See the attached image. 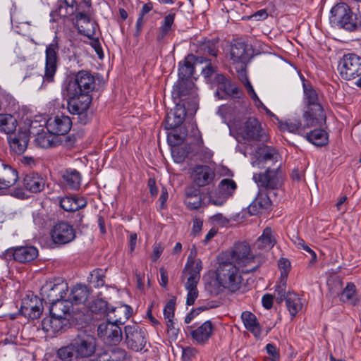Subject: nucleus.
Masks as SVG:
<instances>
[{"label": "nucleus", "mask_w": 361, "mask_h": 361, "mask_svg": "<svg viewBox=\"0 0 361 361\" xmlns=\"http://www.w3.org/2000/svg\"><path fill=\"white\" fill-rule=\"evenodd\" d=\"M87 204L86 200L81 197L67 196L60 200L61 207L66 212H72L85 207Z\"/></svg>", "instance_id": "nucleus-34"}, {"label": "nucleus", "mask_w": 361, "mask_h": 361, "mask_svg": "<svg viewBox=\"0 0 361 361\" xmlns=\"http://www.w3.org/2000/svg\"><path fill=\"white\" fill-rule=\"evenodd\" d=\"M202 63V57L196 58L192 54L188 55L185 58L183 64H180L178 80H191L190 78L194 74L195 68L200 66Z\"/></svg>", "instance_id": "nucleus-25"}, {"label": "nucleus", "mask_w": 361, "mask_h": 361, "mask_svg": "<svg viewBox=\"0 0 361 361\" xmlns=\"http://www.w3.org/2000/svg\"><path fill=\"white\" fill-rule=\"evenodd\" d=\"M175 301L173 300H170L166 305L164 309V318L166 319H173L174 317V311H175Z\"/></svg>", "instance_id": "nucleus-60"}, {"label": "nucleus", "mask_w": 361, "mask_h": 361, "mask_svg": "<svg viewBox=\"0 0 361 361\" xmlns=\"http://www.w3.org/2000/svg\"><path fill=\"white\" fill-rule=\"evenodd\" d=\"M197 353V350L194 348L187 347L183 349L182 358L183 361H190Z\"/></svg>", "instance_id": "nucleus-63"}, {"label": "nucleus", "mask_w": 361, "mask_h": 361, "mask_svg": "<svg viewBox=\"0 0 361 361\" xmlns=\"http://www.w3.org/2000/svg\"><path fill=\"white\" fill-rule=\"evenodd\" d=\"M304 123L302 124L301 122L295 121V122H286L284 123H281L280 126V128L281 130H288L290 133H295L300 130H304L307 127H305V125L306 122L303 118Z\"/></svg>", "instance_id": "nucleus-54"}, {"label": "nucleus", "mask_w": 361, "mask_h": 361, "mask_svg": "<svg viewBox=\"0 0 361 361\" xmlns=\"http://www.w3.org/2000/svg\"><path fill=\"white\" fill-rule=\"evenodd\" d=\"M57 355L62 361H72L74 357H78L72 343L67 346L59 348L57 351Z\"/></svg>", "instance_id": "nucleus-51"}, {"label": "nucleus", "mask_w": 361, "mask_h": 361, "mask_svg": "<svg viewBox=\"0 0 361 361\" xmlns=\"http://www.w3.org/2000/svg\"><path fill=\"white\" fill-rule=\"evenodd\" d=\"M234 68L238 74V77L240 80L245 85L247 82H249V80L247 77L245 68L246 64L240 63L238 65H234Z\"/></svg>", "instance_id": "nucleus-59"}, {"label": "nucleus", "mask_w": 361, "mask_h": 361, "mask_svg": "<svg viewBox=\"0 0 361 361\" xmlns=\"http://www.w3.org/2000/svg\"><path fill=\"white\" fill-rule=\"evenodd\" d=\"M17 119L11 114H0V132L11 135L16 130Z\"/></svg>", "instance_id": "nucleus-39"}, {"label": "nucleus", "mask_w": 361, "mask_h": 361, "mask_svg": "<svg viewBox=\"0 0 361 361\" xmlns=\"http://www.w3.org/2000/svg\"><path fill=\"white\" fill-rule=\"evenodd\" d=\"M111 312L113 313L114 316L111 317L109 314H108L109 321H111L113 323H116L119 325H122L130 317L132 313V308L129 305H124L120 307L112 308L110 313Z\"/></svg>", "instance_id": "nucleus-37"}, {"label": "nucleus", "mask_w": 361, "mask_h": 361, "mask_svg": "<svg viewBox=\"0 0 361 361\" xmlns=\"http://www.w3.org/2000/svg\"><path fill=\"white\" fill-rule=\"evenodd\" d=\"M239 267H237L227 260L220 263L218 268L217 281L219 284L231 292H235L240 288L242 278Z\"/></svg>", "instance_id": "nucleus-5"}, {"label": "nucleus", "mask_w": 361, "mask_h": 361, "mask_svg": "<svg viewBox=\"0 0 361 361\" xmlns=\"http://www.w3.org/2000/svg\"><path fill=\"white\" fill-rule=\"evenodd\" d=\"M104 271L102 269H96L91 273L90 281L93 283L95 287H101L104 285Z\"/></svg>", "instance_id": "nucleus-55"}, {"label": "nucleus", "mask_w": 361, "mask_h": 361, "mask_svg": "<svg viewBox=\"0 0 361 361\" xmlns=\"http://www.w3.org/2000/svg\"><path fill=\"white\" fill-rule=\"evenodd\" d=\"M241 318L245 328L251 331L255 336H259L261 334L259 323L257 322L256 316L254 314L250 312H244L241 315Z\"/></svg>", "instance_id": "nucleus-40"}, {"label": "nucleus", "mask_w": 361, "mask_h": 361, "mask_svg": "<svg viewBox=\"0 0 361 361\" xmlns=\"http://www.w3.org/2000/svg\"><path fill=\"white\" fill-rule=\"evenodd\" d=\"M305 102L307 108L303 114V118L306 124L305 127L315 126L319 121L324 120L323 108L317 91L312 86L307 87L304 85Z\"/></svg>", "instance_id": "nucleus-4"}, {"label": "nucleus", "mask_w": 361, "mask_h": 361, "mask_svg": "<svg viewBox=\"0 0 361 361\" xmlns=\"http://www.w3.org/2000/svg\"><path fill=\"white\" fill-rule=\"evenodd\" d=\"M95 80L94 76L86 71H80L75 75L74 80H70L67 90L78 92L82 94H90L94 89Z\"/></svg>", "instance_id": "nucleus-14"}, {"label": "nucleus", "mask_w": 361, "mask_h": 361, "mask_svg": "<svg viewBox=\"0 0 361 361\" xmlns=\"http://www.w3.org/2000/svg\"><path fill=\"white\" fill-rule=\"evenodd\" d=\"M185 137V133L182 135L172 132L168 133V140L174 147L180 145L183 142Z\"/></svg>", "instance_id": "nucleus-58"}, {"label": "nucleus", "mask_w": 361, "mask_h": 361, "mask_svg": "<svg viewBox=\"0 0 361 361\" xmlns=\"http://www.w3.org/2000/svg\"><path fill=\"white\" fill-rule=\"evenodd\" d=\"M231 60L233 65L246 64L252 56L251 45L243 42H238L231 46Z\"/></svg>", "instance_id": "nucleus-20"}, {"label": "nucleus", "mask_w": 361, "mask_h": 361, "mask_svg": "<svg viewBox=\"0 0 361 361\" xmlns=\"http://www.w3.org/2000/svg\"><path fill=\"white\" fill-rule=\"evenodd\" d=\"M5 258L25 263L34 260L38 256V250L34 246H20L8 249Z\"/></svg>", "instance_id": "nucleus-18"}, {"label": "nucleus", "mask_w": 361, "mask_h": 361, "mask_svg": "<svg viewBox=\"0 0 361 361\" xmlns=\"http://www.w3.org/2000/svg\"><path fill=\"white\" fill-rule=\"evenodd\" d=\"M97 356L96 361H125L127 359V353L123 348H113L98 353Z\"/></svg>", "instance_id": "nucleus-36"}, {"label": "nucleus", "mask_w": 361, "mask_h": 361, "mask_svg": "<svg viewBox=\"0 0 361 361\" xmlns=\"http://www.w3.org/2000/svg\"><path fill=\"white\" fill-rule=\"evenodd\" d=\"M18 180V171L10 166L3 164V169L0 171V190L13 186Z\"/></svg>", "instance_id": "nucleus-26"}, {"label": "nucleus", "mask_w": 361, "mask_h": 361, "mask_svg": "<svg viewBox=\"0 0 361 361\" xmlns=\"http://www.w3.org/2000/svg\"><path fill=\"white\" fill-rule=\"evenodd\" d=\"M214 326L210 321H206L201 326L190 332L192 338L198 343L204 344L212 336Z\"/></svg>", "instance_id": "nucleus-30"}, {"label": "nucleus", "mask_w": 361, "mask_h": 361, "mask_svg": "<svg viewBox=\"0 0 361 361\" xmlns=\"http://www.w3.org/2000/svg\"><path fill=\"white\" fill-rule=\"evenodd\" d=\"M203 63L200 67L202 74L207 81L214 83V78L216 73V66H214L209 60L202 57Z\"/></svg>", "instance_id": "nucleus-48"}, {"label": "nucleus", "mask_w": 361, "mask_h": 361, "mask_svg": "<svg viewBox=\"0 0 361 361\" xmlns=\"http://www.w3.org/2000/svg\"><path fill=\"white\" fill-rule=\"evenodd\" d=\"M218 39H209L201 43L199 47L200 51L204 54H208L213 56H216L218 54L217 43Z\"/></svg>", "instance_id": "nucleus-49"}, {"label": "nucleus", "mask_w": 361, "mask_h": 361, "mask_svg": "<svg viewBox=\"0 0 361 361\" xmlns=\"http://www.w3.org/2000/svg\"><path fill=\"white\" fill-rule=\"evenodd\" d=\"M68 109L71 114L78 115L79 120L82 123H86L87 111L92 102L90 94H82L78 92L67 90Z\"/></svg>", "instance_id": "nucleus-7"}, {"label": "nucleus", "mask_w": 361, "mask_h": 361, "mask_svg": "<svg viewBox=\"0 0 361 361\" xmlns=\"http://www.w3.org/2000/svg\"><path fill=\"white\" fill-rule=\"evenodd\" d=\"M338 71L341 77L345 80L361 76V56L353 53L345 54L340 60Z\"/></svg>", "instance_id": "nucleus-9"}, {"label": "nucleus", "mask_w": 361, "mask_h": 361, "mask_svg": "<svg viewBox=\"0 0 361 361\" xmlns=\"http://www.w3.org/2000/svg\"><path fill=\"white\" fill-rule=\"evenodd\" d=\"M97 334L105 343L110 345H118L123 339V332L120 325L111 321L99 324Z\"/></svg>", "instance_id": "nucleus-15"}, {"label": "nucleus", "mask_w": 361, "mask_h": 361, "mask_svg": "<svg viewBox=\"0 0 361 361\" xmlns=\"http://www.w3.org/2000/svg\"><path fill=\"white\" fill-rule=\"evenodd\" d=\"M72 122L68 116L57 115L49 118L46 123L47 131L56 135H65L71 128Z\"/></svg>", "instance_id": "nucleus-21"}, {"label": "nucleus", "mask_w": 361, "mask_h": 361, "mask_svg": "<svg viewBox=\"0 0 361 361\" xmlns=\"http://www.w3.org/2000/svg\"><path fill=\"white\" fill-rule=\"evenodd\" d=\"M35 305L33 309L30 310L26 314L29 316L32 319H37L42 314L43 310V306L42 300L37 296H34Z\"/></svg>", "instance_id": "nucleus-56"}, {"label": "nucleus", "mask_w": 361, "mask_h": 361, "mask_svg": "<svg viewBox=\"0 0 361 361\" xmlns=\"http://www.w3.org/2000/svg\"><path fill=\"white\" fill-rule=\"evenodd\" d=\"M239 134L247 141H267V136L260 122L254 117H249L239 129Z\"/></svg>", "instance_id": "nucleus-12"}, {"label": "nucleus", "mask_w": 361, "mask_h": 361, "mask_svg": "<svg viewBox=\"0 0 361 361\" xmlns=\"http://www.w3.org/2000/svg\"><path fill=\"white\" fill-rule=\"evenodd\" d=\"M54 134L48 132L38 133L35 137V142L37 146L42 148H49L55 146Z\"/></svg>", "instance_id": "nucleus-46"}, {"label": "nucleus", "mask_w": 361, "mask_h": 361, "mask_svg": "<svg viewBox=\"0 0 361 361\" xmlns=\"http://www.w3.org/2000/svg\"><path fill=\"white\" fill-rule=\"evenodd\" d=\"M68 324V318H59L51 314L50 317H45L42 321V329L47 332L52 331L56 333L62 331Z\"/></svg>", "instance_id": "nucleus-27"}, {"label": "nucleus", "mask_w": 361, "mask_h": 361, "mask_svg": "<svg viewBox=\"0 0 361 361\" xmlns=\"http://www.w3.org/2000/svg\"><path fill=\"white\" fill-rule=\"evenodd\" d=\"M271 202L269 195L259 190L256 198L249 205L248 212L251 215H256L261 211L269 209Z\"/></svg>", "instance_id": "nucleus-29"}, {"label": "nucleus", "mask_w": 361, "mask_h": 361, "mask_svg": "<svg viewBox=\"0 0 361 361\" xmlns=\"http://www.w3.org/2000/svg\"><path fill=\"white\" fill-rule=\"evenodd\" d=\"M30 140V134L26 130H18L8 137L10 149L17 154H22L26 150Z\"/></svg>", "instance_id": "nucleus-22"}, {"label": "nucleus", "mask_w": 361, "mask_h": 361, "mask_svg": "<svg viewBox=\"0 0 361 361\" xmlns=\"http://www.w3.org/2000/svg\"><path fill=\"white\" fill-rule=\"evenodd\" d=\"M275 243L271 228L267 227L262 235L255 242V246L258 249L269 250L274 245Z\"/></svg>", "instance_id": "nucleus-41"}, {"label": "nucleus", "mask_w": 361, "mask_h": 361, "mask_svg": "<svg viewBox=\"0 0 361 361\" xmlns=\"http://www.w3.org/2000/svg\"><path fill=\"white\" fill-rule=\"evenodd\" d=\"M90 294L89 289L85 285L75 286L70 293L67 300L71 304H80L86 301Z\"/></svg>", "instance_id": "nucleus-38"}, {"label": "nucleus", "mask_w": 361, "mask_h": 361, "mask_svg": "<svg viewBox=\"0 0 361 361\" xmlns=\"http://www.w3.org/2000/svg\"><path fill=\"white\" fill-rule=\"evenodd\" d=\"M291 293L290 291H286V279L285 278L281 279L279 284L276 285L275 289L274 298L277 303L282 302L284 300H287L288 294Z\"/></svg>", "instance_id": "nucleus-50"}, {"label": "nucleus", "mask_w": 361, "mask_h": 361, "mask_svg": "<svg viewBox=\"0 0 361 361\" xmlns=\"http://www.w3.org/2000/svg\"><path fill=\"white\" fill-rule=\"evenodd\" d=\"M51 307L49 312L53 317L59 318H68L73 312V305L67 299L56 300V302H50Z\"/></svg>", "instance_id": "nucleus-28"}, {"label": "nucleus", "mask_w": 361, "mask_h": 361, "mask_svg": "<svg viewBox=\"0 0 361 361\" xmlns=\"http://www.w3.org/2000/svg\"><path fill=\"white\" fill-rule=\"evenodd\" d=\"M286 305L292 317H295L302 308L301 298L295 293L288 294Z\"/></svg>", "instance_id": "nucleus-42"}, {"label": "nucleus", "mask_w": 361, "mask_h": 361, "mask_svg": "<svg viewBox=\"0 0 361 361\" xmlns=\"http://www.w3.org/2000/svg\"><path fill=\"white\" fill-rule=\"evenodd\" d=\"M50 235L53 242L59 245L68 243L75 237L73 226L65 221L56 224L51 230Z\"/></svg>", "instance_id": "nucleus-17"}, {"label": "nucleus", "mask_w": 361, "mask_h": 361, "mask_svg": "<svg viewBox=\"0 0 361 361\" xmlns=\"http://www.w3.org/2000/svg\"><path fill=\"white\" fill-rule=\"evenodd\" d=\"M62 178L68 188L77 190L80 188L82 176L75 169H67L62 173Z\"/></svg>", "instance_id": "nucleus-35"}, {"label": "nucleus", "mask_w": 361, "mask_h": 361, "mask_svg": "<svg viewBox=\"0 0 361 361\" xmlns=\"http://www.w3.org/2000/svg\"><path fill=\"white\" fill-rule=\"evenodd\" d=\"M89 310L94 314L104 317L110 314L108 302L102 298H95L89 304Z\"/></svg>", "instance_id": "nucleus-43"}, {"label": "nucleus", "mask_w": 361, "mask_h": 361, "mask_svg": "<svg viewBox=\"0 0 361 361\" xmlns=\"http://www.w3.org/2000/svg\"><path fill=\"white\" fill-rule=\"evenodd\" d=\"M23 185L25 189L30 192H39L42 191L45 185L44 179L37 173H30L25 176Z\"/></svg>", "instance_id": "nucleus-31"}, {"label": "nucleus", "mask_w": 361, "mask_h": 361, "mask_svg": "<svg viewBox=\"0 0 361 361\" xmlns=\"http://www.w3.org/2000/svg\"><path fill=\"white\" fill-rule=\"evenodd\" d=\"M195 93V87L192 80H178L173 86L172 97L173 99H176L189 94L192 95Z\"/></svg>", "instance_id": "nucleus-33"}, {"label": "nucleus", "mask_w": 361, "mask_h": 361, "mask_svg": "<svg viewBox=\"0 0 361 361\" xmlns=\"http://www.w3.org/2000/svg\"><path fill=\"white\" fill-rule=\"evenodd\" d=\"M181 124L178 123L177 118H176L171 113H168L165 119V128L166 129H175L180 126Z\"/></svg>", "instance_id": "nucleus-62"}, {"label": "nucleus", "mask_w": 361, "mask_h": 361, "mask_svg": "<svg viewBox=\"0 0 361 361\" xmlns=\"http://www.w3.org/2000/svg\"><path fill=\"white\" fill-rule=\"evenodd\" d=\"M172 154L177 162H181L187 156L188 152H186L183 147L175 146L172 150Z\"/></svg>", "instance_id": "nucleus-61"}, {"label": "nucleus", "mask_w": 361, "mask_h": 361, "mask_svg": "<svg viewBox=\"0 0 361 361\" xmlns=\"http://www.w3.org/2000/svg\"><path fill=\"white\" fill-rule=\"evenodd\" d=\"M279 166L275 169H271L270 166H263L262 169H266L264 173L254 174L253 179L257 183L260 190L262 188L266 190H274L281 186L283 179L279 174Z\"/></svg>", "instance_id": "nucleus-11"}, {"label": "nucleus", "mask_w": 361, "mask_h": 361, "mask_svg": "<svg viewBox=\"0 0 361 361\" xmlns=\"http://www.w3.org/2000/svg\"><path fill=\"white\" fill-rule=\"evenodd\" d=\"M355 290V286L352 283H348L341 293V300L344 302L355 305L354 300Z\"/></svg>", "instance_id": "nucleus-53"}, {"label": "nucleus", "mask_w": 361, "mask_h": 361, "mask_svg": "<svg viewBox=\"0 0 361 361\" xmlns=\"http://www.w3.org/2000/svg\"><path fill=\"white\" fill-rule=\"evenodd\" d=\"M202 269L201 262H195L193 260L188 261L183 271V276H188L185 288L188 290L186 304L192 305L198 297L197 285L200 279V271Z\"/></svg>", "instance_id": "nucleus-6"}, {"label": "nucleus", "mask_w": 361, "mask_h": 361, "mask_svg": "<svg viewBox=\"0 0 361 361\" xmlns=\"http://www.w3.org/2000/svg\"><path fill=\"white\" fill-rule=\"evenodd\" d=\"M226 260L240 268L242 273L245 274L256 271L260 266L259 258L251 254L246 243L235 244Z\"/></svg>", "instance_id": "nucleus-3"}, {"label": "nucleus", "mask_w": 361, "mask_h": 361, "mask_svg": "<svg viewBox=\"0 0 361 361\" xmlns=\"http://www.w3.org/2000/svg\"><path fill=\"white\" fill-rule=\"evenodd\" d=\"M75 349L76 355L88 357L94 354L96 350V338L90 334H79L72 342Z\"/></svg>", "instance_id": "nucleus-16"}, {"label": "nucleus", "mask_w": 361, "mask_h": 361, "mask_svg": "<svg viewBox=\"0 0 361 361\" xmlns=\"http://www.w3.org/2000/svg\"><path fill=\"white\" fill-rule=\"evenodd\" d=\"M91 0H75V12L79 11L75 18L78 23V30L84 35L92 37L95 34L96 23L92 20L85 8H90Z\"/></svg>", "instance_id": "nucleus-8"}, {"label": "nucleus", "mask_w": 361, "mask_h": 361, "mask_svg": "<svg viewBox=\"0 0 361 361\" xmlns=\"http://www.w3.org/2000/svg\"><path fill=\"white\" fill-rule=\"evenodd\" d=\"M236 183L232 179H223L219 184V193L226 200L231 196L236 189Z\"/></svg>", "instance_id": "nucleus-47"}, {"label": "nucleus", "mask_w": 361, "mask_h": 361, "mask_svg": "<svg viewBox=\"0 0 361 361\" xmlns=\"http://www.w3.org/2000/svg\"><path fill=\"white\" fill-rule=\"evenodd\" d=\"M54 13L60 17H67L75 13V0L59 1Z\"/></svg>", "instance_id": "nucleus-44"}, {"label": "nucleus", "mask_w": 361, "mask_h": 361, "mask_svg": "<svg viewBox=\"0 0 361 361\" xmlns=\"http://www.w3.org/2000/svg\"><path fill=\"white\" fill-rule=\"evenodd\" d=\"M59 46L56 39L47 46L44 75L35 72L30 73L23 79L25 85L33 89L39 90L48 83L54 82L59 61Z\"/></svg>", "instance_id": "nucleus-1"}, {"label": "nucleus", "mask_w": 361, "mask_h": 361, "mask_svg": "<svg viewBox=\"0 0 361 361\" xmlns=\"http://www.w3.org/2000/svg\"><path fill=\"white\" fill-rule=\"evenodd\" d=\"M146 330L137 324L126 326L124 334L127 347L137 352L142 350L146 344Z\"/></svg>", "instance_id": "nucleus-13"}, {"label": "nucleus", "mask_w": 361, "mask_h": 361, "mask_svg": "<svg viewBox=\"0 0 361 361\" xmlns=\"http://www.w3.org/2000/svg\"><path fill=\"white\" fill-rule=\"evenodd\" d=\"M176 118L178 123L182 124L186 115L185 104H180L177 103L174 109L170 112Z\"/></svg>", "instance_id": "nucleus-57"}, {"label": "nucleus", "mask_w": 361, "mask_h": 361, "mask_svg": "<svg viewBox=\"0 0 361 361\" xmlns=\"http://www.w3.org/2000/svg\"><path fill=\"white\" fill-rule=\"evenodd\" d=\"M255 157L256 160L252 162V166L262 168L263 166H270L271 167V165L277 162L279 155L274 148L262 145L256 149Z\"/></svg>", "instance_id": "nucleus-19"}, {"label": "nucleus", "mask_w": 361, "mask_h": 361, "mask_svg": "<svg viewBox=\"0 0 361 361\" xmlns=\"http://www.w3.org/2000/svg\"><path fill=\"white\" fill-rule=\"evenodd\" d=\"M174 21V15L169 14L164 18V21L163 25L159 28V32L157 34V39L159 41H161L164 39L166 35L171 30V26Z\"/></svg>", "instance_id": "nucleus-52"}, {"label": "nucleus", "mask_w": 361, "mask_h": 361, "mask_svg": "<svg viewBox=\"0 0 361 361\" xmlns=\"http://www.w3.org/2000/svg\"><path fill=\"white\" fill-rule=\"evenodd\" d=\"M307 140L316 146H324L327 143L326 133L322 129H315L306 135Z\"/></svg>", "instance_id": "nucleus-45"}, {"label": "nucleus", "mask_w": 361, "mask_h": 361, "mask_svg": "<svg viewBox=\"0 0 361 361\" xmlns=\"http://www.w3.org/2000/svg\"><path fill=\"white\" fill-rule=\"evenodd\" d=\"M214 84L218 85V90L216 94L219 99H225V97L221 95L220 92H223L226 95L233 98H240L241 92L240 89L233 85L231 81L227 80L222 74H216L214 78Z\"/></svg>", "instance_id": "nucleus-23"}, {"label": "nucleus", "mask_w": 361, "mask_h": 361, "mask_svg": "<svg viewBox=\"0 0 361 361\" xmlns=\"http://www.w3.org/2000/svg\"><path fill=\"white\" fill-rule=\"evenodd\" d=\"M34 305V296H32L30 298H28L24 299L23 300V305L21 306L23 313L26 314L30 310L33 309Z\"/></svg>", "instance_id": "nucleus-64"}, {"label": "nucleus", "mask_w": 361, "mask_h": 361, "mask_svg": "<svg viewBox=\"0 0 361 361\" xmlns=\"http://www.w3.org/2000/svg\"><path fill=\"white\" fill-rule=\"evenodd\" d=\"M193 182L198 187H203L209 185L214 178V171L207 165L195 166L191 173Z\"/></svg>", "instance_id": "nucleus-24"}, {"label": "nucleus", "mask_w": 361, "mask_h": 361, "mask_svg": "<svg viewBox=\"0 0 361 361\" xmlns=\"http://www.w3.org/2000/svg\"><path fill=\"white\" fill-rule=\"evenodd\" d=\"M68 290V283L63 279L58 278L47 281L41 288L40 295L42 300L53 302L63 300Z\"/></svg>", "instance_id": "nucleus-10"}, {"label": "nucleus", "mask_w": 361, "mask_h": 361, "mask_svg": "<svg viewBox=\"0 0 361 361\" xmlns=\"http://www.w3.org/2000/svg\"><path fill=\"white\" fill-rule=\"evenodd\" d=\"M185 204L190 209H197L204 204L200 191L198 188L190 186L185 190Z\"/></svg>", "instance_id": "nucleus-32"}, {"label": "nucleus", "mask_w": 361, "mask_h": 361, "mask_svg": "<svg viewBox=\"0 0 361 361\" xmlns=\"http://www.w3.org/2000/svg\"><path fill=\"white\" fill-rule=\"evenodd\" d=\"M329 22L333 27L355 31L361 27V13H354L345 3H338L331 10Z\"/></svg>", "instance_id": "nucleus-2"}]
</instances>
